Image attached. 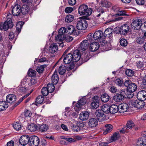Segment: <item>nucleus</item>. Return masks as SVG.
<instances>
[{
	"label": "nucleus",
	"mask_w": 146,
	"mask_h": 146,
	"mask_svg": "<svg viewBox=\"0 0 146 146\" xmlns=\"http://www.w3.org/2000/svg\"><path fill=\"white\" fill-rule=\"evenodd\" d=\"M41 93L44 96H46L49 93L47 88L46 87H43L42 89Z\"/></svg>",
	"instance_id": "4d7b16f0"
},
{
	"label": "nucleus",
	"mask_w": 146,
	"mask_h": 146,
	"mask_svg": "<svg viewBox=\"0 0 146 146\" xmlns=\"http://www.w3.org/2000/svg\"><path fill=\"white\" fill-rule=\"evenodd\" d=\"M126 126L128 128L131 129L134 126L135 124L132 121L130 120L127 122Z\"/></svg>",
	"instance_id": "49530a36"
},
{
	"label": "nucleus",
	"mask_w": 146,
	"mask_h": 146,
	"mask_svg": "<svg viewBox=\"0 0 146 146\" xmlns=\"http://www.w3.org/2000/svg\"><path fill=\"white\" fill-rule=\"evenodd\" d=\"M40 143V140L38 137L32 135L30 137L29 145L31 146H37Z\"/></svg>",
	"instance_id": "6e6552de"
},
{
	"label": "nucleus",
	"mask_w": 146,
	"mask_h": 146,
	"mask_svg": "<svg viewBox=\"0 0 146 146\" xmlns=\"http://www.w3.org/2000/svg\"><path fill=\"white\" fill-rule=\"evenodd\" d=\"M117 13L114 15V16L116 17H118L121 16H127L128 15L124 11H117Z\"/></svg>",
	"instance_id": "a18cd8bd"
},
{
	"label": "nucleus",
	"mask_w": 146,
	"mask_h": 146,
	"mask_svg": "<svg viewBox=\"0 0 146 146\" xmlns=\"http://www.w3.org/2000/svg\"><path fill=\"white\" fill-rule=\"evenodd\" d=\"M102 110L104 112L108 113L110 112V107L107 104H104L102 106Z\"/></svg>",
	"instance_id": "f704fd0d"
},
{
	"label": "nucleus",
	"mask_w": 146,
	"mask_h": 146,
	"mask_svg": "<svg viewBox=\"0 0 146 146\" xmlns=\"http://www.w3.org/2000/svg\"><path fill=\"white\" fill-rule=\"evenodd\" d=\"M21 12L23 15H26L29 11V7L27 5H24L21 7Z\"/></svg>",
	"instance_id": "5701e85b"
},
{
	"label": "nucleus",
	"mask_w": 146,
	"mask_h": 146,
	"mask_svg": "<svg viewBox=\"0 0 146 146\" xmlns=\"http://www.w3.org/2000/svg\"><path fill=\"white\" fill-rule=\"evenodd\" d=\"M144 40L145 38L144 37H139L136 38V42L137 43L141 44H143Z\"/></svg>",
	"instance_id": "603ef678"
},
{
	"label": "nucleus",
	"mask_w": 146,
	"mask_h": 146,
	"mask_svg": "<svg viewBox=\"0 0 146 146\" xmlns=\"http://www.w3.org/2000/svg\"><path fill=\"white\" fill-rule=\"evenodd\" d=\"M92 10L88 8V6L84 4L80 5L78 8V13L80 15H90L92 13Z\"/></svg>",
	"instance_id": "20e7f679"
},
{
	"label": "nucleus",
	"mask_w": 146,
	"mask_h": 146,
	"mask_svg": "<svg viewBox=\"0 0 146 146\" xmlns=\"http://www.w3.org/2000/svg\"><path fill=\"white\" fill-rule=\"evenodd\" d=\"M120 137V135L119 133L115 132L111 137V141L113 142L117 140Z\"/></svg>",
	"instance_id": "c9c22d12"
},
{
	"label": "nucleus",
	"mask_w": 146,
	"mask_h": 146,
	"mask_svg": "<svg viewBox=\"0 0 146 146\" xmlns=\"http://www.w3.org/2000/svg\"><path fill=\"white\" fill-rule=\"evenodd\" d=\"M90 50L92 52H94L97 50L100 47V44L97 42H93L90 43Z\"/></svg>",
	"instance_id": "a211bd4d"
},
{
	"label": "nucleus",
	"mask_w": 146,
	"mask_h": 146,
	"mask_svg": "<svg viewBox=\"0 0 146 146\" xmlns=\"http://www.w3.org/2000/svg\"><path fill=\"white\" fill-rule=\"evenodd\" d=\"M137 98L139 100L144 101L146 99V91L141 90L139 92L137 96Z\"/></svg>",
	"instance_id": "2eb2a0df"
},
{
	"label": "nucleus",
	"mask_w": 146,
	"mask_h": 146,
	"mask_svg": "<svg viewBox=\"0 0 146 146\" xmlns=\"http://www.w3.org/2000/svg\"><path fill=\"white\" fill-rule=\"evenodd\" d=\"M66 68L65 66H60L59 68V73L60 75H63L66 71Z\"/></svg>",
	"instance_id": "8fccbe9b"
},
{
	"label": "nucleus",
	"mask_w": 146,
	"mask_h": 146,
	"mask_svg": "<svg viewBox=\"0 0 146 146\" xmlns=\"http://www.w3.org/2000/svg\"><path fill=\"white\" fill-rule=\"evenodd\" d=\"M142 21L139 19L134 20L131 24V27L132 29L135 30H138L141 26Z\"/></svg>",
	"instance_id": "f8f14e48"
},
{
	"label": "nucleus",
	"mask_w": 146,
	"mask_h": 146,
	"mask_svg": "<svg viewBox=\"0 0 146 146\" xmlns=\"http://www.w3.org/2000/svg\"><path fill=\"white\" fill-rule=\"evenodd\" d=\"M89 46V41L85 40H83L81 43L80 48L81 50L84 51L88 48Z\"/></svg>",
	"instance_id": "aec40b11"
},
{
	"label": "nucleus",
	"mask_w": 146,
	"mask_h": 146,
	"mask_svg": "<svg viewBox=\"0 0 146 146\" xmlns=\"http://www.w3.org/2000/svg\"><path fill=\"white\" fill-rule=\"evenodd\" d=\"M65 33L67 34L66 29V28L64 27L61 28L58 31V34L55 37V40L59 44H61L62 43V41L65 38V35L64 34Z\"/></svg>",
	"instance_id": "39448f33"
},
{
	"label": "nucleus",
	"mask_w": 146,
	"mask_h": 146,
	"mask_svg": "<svg viewBox=\"0 0 146 146\" xmlns=\"http://www.w3.org/2000/svg\"><path fill=\"white\" fill-rule=\"evenodd\" d=\"M64 39L67 42H70L72 40H73V38L71 36H67L66 37L65 36V38L64 39Z\"/></svg>",
	"instance_id": "338daca9"
},
{
	"label": "nucleus",
	"mask_w": 146,
	"mask_h": 146,
	"mask_svg": "<svg viewBox=\"0 0 146 146\" xmlns=\"http://www.w3.org/2000/svg\"><path fill=\"white\" fill-rule=\"evenodd\" d=\"M131 104L132 106L138 109L142 108L145 106V102L141 100H133Z\"/></svg>",
	"instance_id": "0eeeda50"
},
{
	"label": "nucleus",
	"mask_w": 146,
	"mask_h": 146,
	"mask_svg": "<svg viewBox=\"0 0 146 146\" xmlns=\"http://www.w3.org/2000/svg\"><path fill=\"white\" fill-rule=\"evenodd\" d=\"M141 86L143 88L146 89V76L142 80Z\"/></svg>",
	"instance_id": "e2e57ef3"
},
{
	"label": "nucleus",
	"mask_w": 146,
	"mask_h": 146,
	"mask_svg": "<svg viewBox=\"0 0 146 146\" xmlns=\"http://www.w3.org/2000/svg\"><path fill=\"white\" fill-rule=\"evenodd\" d=\"M38 128L37 125L34 123H31L27 127L28 129L31 132H34L37 131Z\"/></svg>",
	"instance_id": "4be33fe9"
},
{
	"label": "nucleus",
	"mask_w": 146,
	"mask_h": 146,
	"mask_svg": "<svg viewBox=\"0 0 146 146\" xmlns=\"http://www.w3.org/2000/svg\"><path fill=\"white\" fill-rule=\"evenodd\" d=\"M124 98V96L119 94V93L116 94L113 97V100L116 102H119L122 101Z\"/></svg>",
	"instance_id": "a878e982"
},
{
	"label": "nucleus",
	"mask_w": 146,
	"mask_h": 146,
	"mask_svg": "<svg viewBox=\"0 0 146 146\" xmlns=\"http://www.w3.org/2000/svg\"><path fill=\"white\" fill-rule=\"evenodd\" d=\"M44 100V97L40 95L37 98L36 102L38 104H42Z\"/></svg>",
	"instance_id": "37998d69"
},
{
	"label": "nucleus",
	"mask_w": 146,
	"mask_h": 146,
	"mask_svg": "<svg viewBox=\"0 0 146 146\" xmlns=\"http://www.w3.org/2000/svg\"><path fill=\"white\" fill-rule=\"evenodd\" d=\"M94 116L99 121H102L105 119L104 114L100 111L96 110Z\"/></svg>",
	"instance_id": "ddd939ff"
},
{
	"label": "nucleus",
	"mask_w": 146,
	"mask_h": 146,
	"mask_svg": "<svg viewBox=\"0 0 146 146\" xmlns=\"http://www.w3.org/2000/svg\"><path fill=\"white\" fill-rule=\"evenodd\" d=\"M21 12V7L18 4L15 5L12 9V13L14 16H18Z\"/></svg>",
	"instance_id": "4468645a"
},
{
	"label": "nucleus",
	"mask_w": 146,
	"mask_h": 146,
	"mask_svg": "<svg viewBox=\"0 0 146 146\" xmlns=\"http://www.w3.org/2000/svg\"><path fill=\"white\" fill-rule=\"evenodd\" d=\"M146 142L145 139H143V138L141 137L138 139L137 142V144L138 146H141Z\"/></svg>",
	"instance_id": "e433bc0d"
},
{
	"label": "nucleus",
	"mask_w": 146,
	"mask_h": 146,
	"mask_svg": "<svg viewBox=\"0 0 146 146\" xmlns=\"http://www.w3.org/2000/svg\"><path fill=\"white\" fill-rule=\"evenodd\" d=\"M46 66L45 65L38 66L37 67L36 70L39 73H42L44 70L45 67Z\"/></svg>",
	"instance_id": "79ce46f5"
},
{
	"label": "nucleus",
	"mask_w": 146,
	"mask_h": 146,
	"mask_svg": "<svg viewBox=\"0 0 146 146\" xmlns=\"http://www.w3.org/2000/svg\"><path fill=\"white\" fill-rule=\"evenodd\" d=\"M129 30V27L127 24H125L119 27L118 32L121 35H126Z\"/></svg>",
	"instance_id": "9d476101"
},
{
	"label": "nucleus",
	"mask_w": 146,
	"mask_h": 146,
	"mask_svg": "<svg viewBox=\"0 0 146 146\" xmlns=\"http://www.w3.org/2000/svg\"><path fill=\"white\" fill-rule=\"evenodd\" d=\"M125 73L127 76L129 77H131L134 75V71L131 69H127L125 72Z\"/></svg>",
	"instance_id": "09e8293b"
},
{
	"label": "nucleus",
	"mask_w": 146,
	"mask_h": 146,
	"mask_svg": "<svg viewBox=\"0 0 146 146\" xmlns=\"http://www.w3.org/2000/svg\"><path fill=\"white\" fill-rule=\"evenodd\" d=\"M114 33L113 30L111 28H108L106 29L104 33V36H105V37L108 36V35H109L110 33Z\"/></svg>",
	"instance_id": "de8ad7c7"
},
{
	"label": "nucleus",
	"mask_w": 146,
	"mask_h": 146,
	"mask_svg": "<svg viewBox=\"0 0 146 146\" xmlns=\"http://www.w3.org/2000/svg\"><path fill=\"white\" fill-rule=\"evenodd\" d=\"M30 136L27 135H24L22 136L19 140L20 144L23 146H25L27 144L29 143Z\"/></svg>",
	"instance_id": "9b49d317"
},
{
	"label": "nucleus",
	"mask_w": 146,
	"mask_h": 146,
	"mask_svg": "<svg viewBox=\"0 0 146 146\" xmlns=\"http://www.w3.org/2000/svg\"><path fill=\"white\" fill-rule=\"evenodd\" d=\"M88 124L90 127L93 128L98 125V121L96 118H92L89 119Z\"/></svg>",
	"instance_id": "f3484780"
},
{
	"label": "nucleus",
	"mask_w": 146,
	"mask_h": 146,
	"mask_svg": "<svg viewBox=\"0 0 146 146\" xmlns=\"http://www.w3.org/2000/svg\"><path fill=\"white\" fill-rule=\"evenodd\" d=\"M29 76H34L36 74V71L34 70L30 69L28 72Z\"/></svg>",
	"instance_id": "864d4df0"
},
{
	"label": "nucleus",
	"mask_w": 146,
	"mask_h": 146,
	"mask_svg": "<svg viewBox=\"0 0 146 146\" xmlns=\"http://www.w3.org/2000/svg\"><path fill=\"white\" fill-rule=\"evenodd\" d=\"M28 80L29 82L28 83V84L30 86L35 84L37 82L36 80V79L33 78L29 79H28Z\"/></svg>",
	"instance_id": "13d9d810"
},
{
	"label": "nucleus",
	"mask_w": 146,
	"mask_h": 146,
	"mask_svg": "<svg viewBox=\"0 0 146 146\" xmlns=\"http://www.w3.org/2000/svg\"><path fill=\"white\" fill-rule=\"evenodd\" d=\"M72 129L74 132H78L80 131V127L76 125H74L72 127Z\"/></svg>",
	"instance_id": "bf43d9fd"
},
{
	"label": "nucleus",
	"mask_w": 146,
	"mask_h": 146,
	"mask_svg": "<svg viewBox=\"0 0 146 146\" xmlns=\"http://www.w3.org/2000/svg\"><path fill=\"white\" fill-rule=\"evenodd\" d=\"M73 10L72 8L68 7H66L65 9V12L66 13H70L72 12Z\"/></svg>",
	"instance_id": "69168bd1"
},
{
	"label": "nucleus",
	"mask_w": 146,
	"mask_h": 146,
	"mask_svg": "<svg viewBox=\"0 0 146 146\" xmlns=\"http://www.w3.org/2000/svg\"><path fill=\"white\" fill-rule=\"evenodd\" d=\"M110 90L111 92L114 93L116 92L117 90L116 87L114 86H112L110 88Z\"/></svg>",
	"instance_id": "774afa93"
},
{
	"label": "nucleus",
	"mask_w": 146,
	"mask_h": 146,
	"mask_svg": "<svg viewBox=\"0 0 146 146\" xmlns=\"http://www.w3.org/2000/svg\"><path fill=\"white\" fill-rule=\"evenodd\" d=\"M125 84V86L127 87V92H129L128 93V97L129 98H132L134 95L133 92L137 89V86L134 83L131 82L129 80H126V82Z\"/></svg>",
	"instance_id": "f03ea898"
},
{
	"label": "nucleus",
	"mask_w": 146,
	"mask_h": 146,
	"mask_svg": "<svg viewBox=\"0 0 146 146\" xmlns=\"http://www.w3.org/2000/svg\"><path fill=\"white\" fill-rule=\"evenodd\" d=\"M74 19L73 15L69 14L66 16L65 18V21L67 23H70L72 22Z\"/></svg>",
	"instance_id": "58836bf2"
},
{
	"label": "nucleus",
	"mask_w": 146,
	"mask_h": 146,
	"mask_svg": "<svg viewBox=\"0 0 146 146\" xmlns=\"http://www.w3.org/2000/svg\"><path fill=\"white\" fill-rule=\"evenodd\" d=\"M93 36L94 39L97 40L98 42L100 43V44L102 46H104L106 43V41L104 40L105 36H104L102 31L100 30L96 31Z\"/></svg>",
	"instance_id": "7ed1b4c3"
},
{
	"label": "nucleus",
	"mask_w": 146,
	"mask_h": 146,
	"mask_svg": "<svg viewBox=\"0 0 146 146\" xmlns=\"http://www.w3.org/2000/svg\"><path fill=\"white\" fill-rule=\"evenodd\" d=\"M32 114L31 112L28 110H26L24 112V115L25 117H30Z\"/></svg>",
	"instance_id": "680f3d73"
},
{
	"label": "nucleus",
	"mask_w": 146,
	"mask_h": 146,
	"mask_svg": "<svg viewBox=\"0 0 146 146\" xmlns=\"http://www.w3.org/2000/svg\"><path fill=\"white\" fill-rule=\"evenodd\" d=\"M93 37H92V34L90 33L87 36V40L88 41H89V43L90 44L92 42V41L93 40Z\"/></svg>",
	"instance_id": "0e129e2a"
},
{
	"label": "nucleus",
	"mask_w": 146,
	"mask_h": 146,
	"mask_svg": "<svg viewBox=\"0 0 146 146\" xmlns=\"http://www.w3.org/2000/svg\"><path fill=\"white\" fill-rule=\"evenodd\" d=\"M120 43L121 46H125L127 44V42L126 39L122 38L120 40Z\"/></svg>",
	"instance_id": "5fc2aeb1"
},
{
	"label": "nucleus",
	"mask_w": 146,
	"mask_h": 146,
	"mask_svg": "<svg viewBox=\"0 0 146 146\" xmlns=\"http://www.w3.org/2000/svg\"><path fill=\"white\" fill-rule=\"evenodd\" d=\"M119 112L121 113L127 111L128 109V105L126 103H123L119 106Z\"/></svg>",
	"instance_id": "dca6fc26"
},
{
	"label": "nucleus",
	"mask_w": 146,
	"mask_h": 146,
	"mask_svg": "<svg viewBox=\"0 0 146 146\" xmlns=\"http://www.w3.org/2000/svg\"><path fill=\"white\" fill-rule=\"evenodd\" d=\"M24 22H19L17 23L16 25L17 31L20 32L21 31V29L22 27Z\"/></svg>",
	"instance_id": "a19ab883"
},
{
	"label": "nucleus",
	"mask_w": 146,
	"mask_h": 146,
	"mask_svg": "<svg viewBox=\"0 0 146 146\" xmlns=\"http://www.w3.org/2000/svg\"><path fill=\"white\" fill-rule=\"evenodd\" d=\"M48 129V126L46 124L41 125L39 128V130L42 132H45L47 131Z\"/></svg>",
	"instance_id": "c03bdc74"
},
{
	"label": "nucleus",
	"mask_w": 146,
	"mask_h": 146,
	"mask_svg": "<svg viewBox=\"0 0 146 146\" xmlns=\"http://www.w3.org/2000/svg\"><path fill=\"white\" fill-rule=\"evenodd\" d=\"M110 97L106 94H105L101 96V99L102 102H107L109 100Z\"/></svg>",
	"instance_id": "4c0bfd02"
},
{
	"label": "nucleus",
	"mask_w": 146,
	"mask_h": 146,
	"mask_svg": "<svg viewBox=\"0 0 146 146\" xmlns=\"http://www.w3.org/2000/svg\"><path fill=\"white\" fill-rule=\"evenodd\" d=\"M88 26L86 21L82 19L78 21L76 27L77 29L80 30H85Z\"/></svg>",
	"instance_id": "1a4fd4ad"
},
{
	"label": "nucleus",
	"mask_w": 146,
	"mask_h": 146,
	"mask_svg": "<svg viewBox=\"0 0 146 146\" xmlns=\"http://www.w3.org/2000/svg\"><path fill=\"white\" fill-rule=\"evenodd\" d=\"M91 105L92 109H96L99 107V104L98 101H93Z\"/></svg>",
	"instance_id": "3c124183"
},
{
	"label": "nucleus",
	"mask_w": 146,
	"mask_h": 146,
	"mask_svg": "<svg viewBox=\"0 0 146 146\" xmlns=\"http://www.w3.org/2000/svg\"><path fill=\"white\" fill-rule=\"evenodd\" d=\"M97 11L100 12V13L97 15V17L100 16L101 15L103 14L106 11V10L104 9H102L101 7H100L98 9Z\"/></svg>",
	"instance_id": "052dcab7"
},
{
	"label": "nucleus",
	"mask_w": 146,
	"mask_h": 146,
	"mask_svg": "<svg viewBox=\"0 0 146 146\" xmlns=\"http://www.w3.org/2000/svg\"><path fill=\"white\" fill-rule=\"evenodd\" d=\"M89 115V114L88 112H82L80 113L79 118L82 120H86L88 119Z\"/></svg>",
	"instance_id": "b1692460"
},
{
	"label": "nucleus",
	"mask_w": 146,
	"mask_h": 146,
	"mask_svg": "<svg viewBox=\"0 0 146 146\" xmlns=\"http://www.w3.org/2000/svg\"><path fill=\"white\" fill-rule=\"evenodd\" d=\"M8 107L7 103L5 102H0V111H2L6 110Z\"/></svg>",
	"instance_id": "c85d7f7f"
},
{
	"label": "nucleus",
	"mask_w": 146,
	"mask_h": 146,
	"mask_svg": "<svg viewBox=\"0 0 146 146\" xmlns=\"http://www.w3.org/2000/svg\"><path fill=\"white\" fill-rule=\"evenodd\" d=\"M57 45L56 44H51L49 48V52L52 53H54L58 50Z\"/></svg>",
	"instance_id": "cd10ccee"
},
{
	"label": "nucleus",
	"mask_w": 146,
	"mask_h": 146,
	"mask_svg": "<svg viewBox=\"0 0 146 146\" xmlns=\"http://www.w3.org/2000/svg\"><path fill=\"white\" fill-rule=\"evenodd\" d=\"M105 126L106 129L104 132V133L105 134L110 132L112 130L113 127V126L111 124L106 125Z\"/></svg>",
	"instance_id": "2f4dec72"
},
{
	"label": "nucleus",
	"mask_w": 146,
	"mask_h": 146,
	"mask_svg": "<svg viewBox=\"0 0 146 146\" xmlns=\"http://www.w3.org/2000/svg\"><path fill=\"white\" fill-rule=\"evenodd\" d=\"M116 84L119 86H125V83L126 82V80L123 82L122 79L118 78L116 79L115 81Z\"/></svg>",
	"instance_id": "c756f323"
},
{
	"label": "nucleus",
	"mask_w": 146,
	"mask_h": 146,
	"mask_svg": "<svg viewBox=\"0 0 146 146\" xmlns=\"http://www.w3.org/2000/svg\"><path fill=\"white\" fill-rule=\"evenodd\" d=\"M54 84L53 83H49L47 84V87L46 88L49 93H52L54 91L55 89Z\"/></svg>",
	"instance_id": "72a5a7b5"
},
{
	"label": "nucleus",
	"mask_w": 146,
	"mask_h": 146,
	"mask_svg": "<svg viewBox=\"0 0 146 146\" xmlns=\"http://www.w3.org/2000/svg\"><path fill=\"white\" fill-rule=\"evenodd\" d=\"M119 111V107L115 104H112L110 107V112L111 113H115Z\"/></svg>",
	"instance_id": "bb28decb"
},
{
	"label": "nucleus",
	"mask_w": 146,
	"mask_h": 146,
	"mask_svg": "<svg viewBox=\"0 0 146 146\" xmlns=\"http://www.w3.org/2000/svg\"><path fill=\"white\" fill-rule=\"evenodd\" d=\"M13 128L17 131L21 129V126L20 124L18 122H16L13 124Z\"/></svg>",
	"instance_id": "6e6d98bb"
},
{
	"label": "nucleus",
	"mask_w": 146,
	"mask_h": 146,
	"mask_svg": "<svg viewBox=\"0 0 146 146\" xmlns=\"http://www.w3.org/2000/svg\"><path fill=\"white\" fill-rule=\"evenodd\" d=\"M16 100V96L13 94H9L6 96L7 103H12L15 102Z\"/></svg>",
	"instance_id": "6ab92c4d"
},
{
	"label": "nucleus",
	"mask_w": 146,
	"mask_h": 146,
	"mask_svg": "<svg viewBox=\"0 0 146 146\" xmlns=\"http://www.w3.org/2000/svg\"><path fill=\"white\" fill-rule=\"evenodd\" d=\"M140 58V60H137L136 61V66L138 68L142 69L145 66V62L142 58Z\"/></svg>",
	"instance_id": "412c9836"
},
{
	"label": "nucleus",
	"mask_w": 146,
	"mask_h": 146,
	"mask_svg": "<svg viewBox=\"0 0 146 146\" xmlns=\"http://www.w3.org/2000/svg\"><path fill=\"white\" fill-rule=\"evenodd\" d=\"M80 57L79 51L77 49L66 55L64 54L60 59H63L67 70H70L74 68L75 65L74 62L79 60Z\"/></svg>",
	"instance_id": "f257e3e1"
},
{
	"label": "nucleus",
	"mask_w": 146,
	"mask_h": 146,
	"mask_svg": "<svg viewBox=\"0 0 146 146\" xmlns=\"http://www.w3.org/2000/svg\"><path fill=\"white\" fill-rule=\"evenodd\" d=\"M100 5L103 7H108L110 6V3L106 0H102L100 3Z\"/></svg>",
	"instance_id": "7c9ffc66"
},
{
	"label": "nucleus",
	"mask_w": 146,
	"mask_h": 146,
	"mask_svg": "<svg viewBox=\"0 0 146 146\" xmlns=\"http://www.w3.org/2000/svg\"><path fill=\"white\" fill-rule=\"evenodd\" d=\"M51 80L52 83L54 84H56L58 83L59 80V78L57 74L56 70H55L52 76Z\"/></svg>",
	"instance_id": "393cba45"
},
{
	"label": "nucleus",
	"mask_w": 146,
	"mask_h": 146,
	"mask_svg": "<svg viewBox=\"0 0 146 146\" xmlns=\"http://www.w3.org/2000/svg\"><path fill=\"white\" fill-rule=\"evenodd\" d=\"M67 34H72L74 30V27L73 25L69 26L66 29Z\"/></svg>",
	"instance_id": "ea45409f"
},
{
	"label": "nucleus",
	"mask_w": 146,
	"mask_h": 146,
	"mask_svg": "<svg viewBox=\"0 0 146 146\" xmlns=\"http://www.w3.org/2000/svg\"><path fill=\"white\" fill-rule=\"evenodd\" d=\"M33 90H32L30 93H28L27 95L24 96L22 98H20L18 101L17 102V103L15 104L14 106V107H15L19 105L21 102L25 99L28 96H29L30 94L32 92H33Z\"/></svg>",
	"instance_id": "473e14b6"
},
{
	"label": "nucleus",
	"mask_w": 146,
	"mask_h": 146,
	"mask_svg": "<svg viewBox=\"0 0 146 146\" xmlns=\"http://www.w3.org/2000/svg\"><path fill=\"white\" fill-rule=\"evenodd\" d=\"M13 26V23L12 20L10 19H7V20L5 21L3 24L0 25V29L1 30H4L5 31L8 30L9 28H11Z\"/></svg>",
	"instance_id": "423d86ee"
}]
</instances>
